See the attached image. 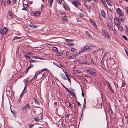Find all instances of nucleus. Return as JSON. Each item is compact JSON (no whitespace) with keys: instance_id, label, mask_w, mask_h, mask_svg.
<instances>
[{"instance_id":"nucleus-1","label":"nucleus","mask_w":128,"mask_h":128,"mask_svg":"<svg viewBox=\"0 0 128 128\" xmlns=\"http://www.w3.org/2000/svg\"><path fill=\"white\" fill-rule=\"evenodd\" d=\"M101 32L102 35L106 39L108 40H110V37L109 34L107 31L102 30Z\"/></svg>"},{"instance_id":"nucleus-2","label":"nucleus","mask_w":128,"mask_h":128,"mask_svg":"<svg viewBox=\"0 0 128 128\" xmlns=\"http://www.w3.org/2000/svg\"><path fill=\"white\" fill-rule=\"evenodd\" d=\"M81 0H76L74 1H72V2L75 7H77L81 5Z\"/></svg>"},{"instance_id":"nucleus-3","label":"nucleus","mask_w":128,"mask_h":128,"mask_svg":"<svg viewBox=\"0 0 128 128\" xmlns=\"http://www.w3.org/2000/svg\"><path fill=\"white\" fill-rule=\"evenodd\" d=\"M53 63L58 67L60 68H61L62 66H63L62 65L60 64L59 62L58 61L56 60L53 62Z\"/></svg>"},{"instance_id":"nucleus-4","label":"nucleus","mask_w":128,"mask_h":128,"mask_svg":"<svg viewBox=\"0 0 128 128\" xmlns=\"http://www.w3.org/2000/svg\"><path fill=\"white\" fill-rule=\"evenodd\" d=\"M91 49V48L90 46H85L82 48V50L83 51L86 50H90Z\"/></svg>"},{"instance_id":"nucleus-5","label":"nucleus","mask_w":128,"mask_h":128,"mask_svg":"<svg viewBox=\"0 0 128 128\" xmlns=\"http://www.w3.org/2000/svg\"><path fill=\"white\" fill-rule=\"evenodd\" d=\"M74 90L73 89H72L70 90H69L68 91V92L71 94L72 95L74 96V97L76 98V95L75 94L74 92Z\"/></svg>"},{"instance_id":"nucleus-6","label":"nucleus","mask_w":128,"mask_h":128,"mask_svg":"<svg viewBox=\"0 0 128 128\" xmlns=\"http://www.w3.org/2000/svg\"><path fill=\"white\" fill-rule=\"evenodd\" d=\"M4 37V33L2 30L0 29V39L2 40Z\"/></svg>"},{"instance_id":"nucleus-7","label":"nucleus","mask_w":128,"mask_h":128,"mask_svg":"<svg viewBox=\"0 0 128 128\" xmlns=\"http://www.w3.org/2000/svg\"><path fill=\"white\" fill-rule=\"evenodd\" d=\"M88 73L89 74H90V73H95L97 72L96 70L94 69H88Z\"/></svg>"},{"instance_id":"nucleus-8","label":"nucleus","mask_w":128,"mask_h":128,"mask_svg":"<svg viewBox=\"0 0 128 128\" xmlns=\"http://www.w3.org/2000/svg\"><path fill=\"white\" fill-rule=\"evenodd\" d=\"M40 12H33L32 14V16H38L40 14Z\"/></svg>"},{"instance_id":"nucleus-9","label":"nucleus","mask_w":128,"mask_h":128,"mask_svg":"<svg viewBox=\"0 0 128 128\" xmlns=\"http://www.w3.org/2000/svg\"><path fill=\"white\" fill-rule=\"evenodd\" d=\"M108 26L109 30L112 31L113 30V27L109 23L108 24Z\"/></svg>"},{"instance_id":"nucleus-10","label":"nucleus","mask_w":128,"mask_h":128,"mask_svg":"<svg viewBox=\"0 0 128 128\" xmlns=\"http://www.w3.org/2000/svg\"><path fill=\"white\" fill-rule=\"evenodd\" d=\"M42 116H43V115L42 114L41 115V118L40 119H39V118H38V117H34V120L36 121H39V120H41L42 119V118H43L42 117Z\"/></svg>"},{"instance_id":"nucleus-11","label":"nucleus","mask_w":128,"mask_h":128,"mask_svg":"<svg viewBox=\"0 0 128 128\" xmlns=\"http://www.w3.org/2000/svg\"><path fill=\"white\" fill-rule=\"evenodd\" d=\"M101 14L102 16L104 18H106V13L104 11L102 10L101 11Z\"/></svg>"},{"instance_id":"nucleus-12","label":"nucleus","mask_w":128,"mask_h":128,"mask_svg":"<svg viewBox=\"0 0 128 128\" xmlns=\"http://www.w3.org/2000/svg\"><path fill=\"white\" fill-rule=\"evenodd\" d=\"M90 21L94 27H96V23L93 20H92L90 19Z\"/></svg>"},{"instance_id":"nucleus-13","label":"nucleus","mask_w":128,"mask_h":128,"mask_svg":"<svg viewBox=\"0 0 128 128\" xmlns=\"http://www.w3.org/2000/svg\"><path fill=\"white\" fill-rule=\"evenodd\" d=\"M117 11L119 15L122 14V11L120 8H118L117 9Z\"/></svg>"},{"instance_id":"nucleus-14","label":"nucleus","mask_w":128,"mask_h":128,"mask_svg":"<svg viewBox=\"0 0 128 128\" xmlns=\"http://www.w3.org/2000/svg\"><path fill=\"white\" fill-rule=\"evenodd\" d=\"M86 34L87 36L90 38L92 37V36L91 35L90 33L88 31H86Z\"/></svg>"},{"instance_id":"nucleus-15","label":"nucleus","mask_w":128,"mask_h":128,"mask_svg":"<svg viewBox=\"0 0 128 128\" xmlns=\"http://www.w3.org/2000/svg\"><path fill=\"white\" fill-rule=\"evenodd\" d=\"M118 30L120 31H122L123 30V28L122 27V26L121 25H118V26H117Z\"/></svg>"},{"instance_id":"nucleus-16","label":"nucleus","mask_w":128,"mask_h":128,"mask_svg":"<svg viewBox=\"0 0 128 128\" xmlns=\"http://www.w3.org/2000/svg\"><path fill=\"white\" fill-rule=\"evenodd\" d=\"M118 18L120 20L121 22L122 21L124 20V18L122 16V14L119 15Z\"/></svg>"},{"instance_id":"nucleus-17","label":"nucleus","mask_w":128,"mask_h":128,"mask_svg":"<svg viewBox=\"0 0 128 128\" xmlns=\"http://www.w3.org/2000/svg\"><path fill=\"white\" fill-rule=\"evenodd\" d=\"M28 26L30 27L34 28H36L37 27V26L36 25H33V24H32L31 22H30V24H29Z\"/></svg>"},{"instance_id":"nucleus-18","label":"nucleus","mask_w":128,"mask_h":128,"mask_svg":"<svg viewBox=\"0 0 128 128\" xmlns=\"http://www.w3.org/2000/svg\"><path fill=\"white\" fill-rule=\"evenodd\" d=\"M24 108L25 109H30V104L28 103L25 106Z\"/></svg>"},{"instance_id":"nucleus-19","label":"nucleus","mask_w":128,"mask_h":128,"mask_svg":"<svg viewBox=\"0 0 128 128\" xmlns=\"http://www.w3.org/2000/svg\"><path fill=\"white\" fill-rule=\"evenodd\" d=\"M63 7L66 10H67L68 9V5L64 3H63Z\"/></svg>"},{"instance_id":"nucleus-20","label":"nucleus","mask_w":128,"mask_h":128,"mask_svg":"<svg viewBox=\"0 0 128 128\" xmlns=\"http://www.w3.org/2000/svg\"><path fill=\"white\" fill-rule=\"evenodd\" d=\"M79 63L80 64H88V63H87L86 61H85V62H82L80 61H78Z\"/></svg>"},{"instance_id":"nucleus-21","label":"nucleus","mask_w":128,"mask_h":128,"mask_svg":"<svg viewBox=\"0 0 128 128\" xmlns=\"http://www.w3.org/2000/svg\"><path fill=\"white\" fill-rule=\"evenodd\" d=\"M56 54L58 56H61L62 55L63 53L61 52H58L56 53Z\"/></svg>"},{"instance_id":"nucleus-22","label":"nucleus","mask_w":128,"mask_h":128,"mask_svg":"<svg viewBox=\"0 0 128 128\" xmlns=\"http://www.w3.org/2000/svg\"><path fill=\"white\" fill-rule=\"evenodd\" d=\"M70 56L69 58L70 59H74L75 56L74 55L72 54H70Z\"/></svg>"},{"instance_id":"nucleus-23","label":"nucleus","mask_w":128,"mask_h":128,"mask_svg":"<svg viewBox=\"0 0 128 128\" xmlns=\"http://www.w3.org/2000/svg\"><path fill=\"white\" fill-rule=\"evenodd\" d=\"M8 30L7 28L6 27H4V31L5 34H6V33L8 32Z\"/></svg>"},{"instance_id":"nucleus-24","label":"nucleus","mask_w":128,"mask_h":128,"mask_svg":"<svg viewBox=\"0 0 128 128\" xmlns=\"http://www.w3.org/2000/svg\"><path fill=\"white\" fill-rule=\"evenodd\" d=\"M109 60H111V62H110L111 64H112L114 65V61L113 59L112 58H110L109 59Z\"/></svg>"},{"instance_id":"nucleus-25","label":"nucleus","mask_w":128,"mask_h":128,"mask_svg":"<svg viewBox=\"0 0 128 128\" xmlns=\"http://www.w3.org/2000/svg\"><path fill=\"white\" fill-rule=\"evenodd\" d=\"M8 14L10 16L11 18H12L13 17V14L12 12L11 11H8Z\"/></svg>"},{"instance_id":"nucleus-26","label":"nucleus","mask_w":128,"mask_h":128,"mask_svg":"<svg viewBox=\"0 0 128 128\" xmlns=\"http://www.w3.org/2000/svg\"><path fill=\"white\" fill-rule=\"evenodd\" d=\"M86 8L87 10H88L90 12V6H86Z\"/></svg>"},{"instance_id":"nucleus-27","label":"nucleus","mask_w":128,"mask_h":128,"mask_svg":"<svg viewBox=\"0 0 128 128\" xmlns=\"http://www.w3.org/2000/svg\"><path fill=\"white\" fill-rule=\"evenodd\" d=\"M25 54H28V55L31 56L32 55V53L30 52H25Z\"/></svg>"},{"instance_id":"nucleus-28","label":"nucleus","mask_w":128,"mask_h":128,"mask_svg":"<svg viewBox=\"0 0 128 128\" xmlns=\"http://www.w3.org/2000/svg\"><path fill=\"white\" fill-rule=\"evenodd\" d=\"M24 56L27 59L30 60L32 58L30 57V56H27L26 55H25Z\"/></svg>"},{"instance_id":"nucleus-29","label":"nucleus","mask_w":128,"mask_h":128,"mask_svg":"<svg viewBox=\"0 0 128 128\" xmlns=\"http://www.w3.org/2000/svg\"><path fill=\"white\" fill-rule=\"evenodd\" d=\"M28 78H27L26 79L24 80V83L25 84H26L28 82Z\"/></svg>"},{"instance_id":"nucleus-30","label":"nucleus","mask_w":128,"mask_h":128,"mask_svg":"<svg viewBox=\"0 0 128 128\" xmlns=\"http://www.w3.org/2000/svg\"><path fill=\"white\" fill-rule=\"evenodd\" d=\"M106 2L107 4L110 6L111 4V2L109 0H106Z\"/></svg>"},{"instance_id":"nucleus-31","label":"nucleus","mask_w":128,"mask_h":128,"mask_svg":"<svg viewBox=\"0 0 128 128\" xmlns=\"http://www.w3.org/2000/svg\"><path fill=\"white\" fill-rule=\"evenodd\" d=\"M52 49L54 50L56 52L58 50V48L54 46L53 47Z\"/></svg>"},{"instance_id":"nucleus-32","label":"nucleus","mask_w":128,"mask_h":128,"mask_svg":"<svg viewBox=\"0 0 128 128\" xmlns=\"http://www.w3.org/2000/svg\"><path fill=\"white\" fill-rule=\"evenodd\" d=\"M34 101H35V102L36 104H37L38 105L40 104V102L36 100L35 99H34Z\"/></svg>"},{"instance_id":"nucleus-33","label":"nucleus","mask_w":128,"mask_h":128,"mask_svg":"<svg viewBox=\"0 0 128 128\" xmlns=\"http://www.w3.org/2000/svg\"><path fill=\"white\" fill-rule=\"evenodd\" d=\"M65 41L67 42H71V41H72V40H68V39H66Z\"/></svg>"},{"instance_id":"nucleus-34","label":"nucleus","mask_w":128,"mask_h":128,"mask_svg":"<svg viewBox=\"0 0 128 128\" xmlns=\"http://www.w3.org/2000/svg\"><path fill=\"white\" fill-rule=\"evenodd\" d=\"M64 73L65 74L66 77L69 76L70 75L69 74H68V72H64Z\"/></svg>"},{"instance_id":"nucleus-35","label":"nucleus","mask_w":128,"mask_h":128,"mask_svg":"<svg viewBox=\"0 0 128 128\" xmlns=\"http://www.w3.org/2000/svg\"><path fill=\"white\" fill-rule=\"evenodd\" d=\"M122 37L126 40H128L127 38L124 35H123L122 36Z\"/></svg>"},{"instance_id":"nucleus-36","label":"nucleus","mask_w":128,"mask_h":128,"mask_svg":"<svg viewBox=\"0 0 128 128\" xmlns=\"http://www.w3.org/2000/svg\"><path fill=\"white\" fill-rule=\"evenodd\" d=\"M64 20H65L66 21L67 20V17L66 16H64L62 18Z\"/></svg>"},{"instance_id":"nucleus-37","label":"nucleus","mask_w":128,"mask_h":128,"mask_svg":"<svg viewBox=\"0 0 128 128\" xmlns=\"http://www.w3.org/2000/svg\"><path fill=\"white\" fill-rule=\"evenodd\" d=\"M70 50L71 51L73 52H75L76 50L74 48H71Z\"/></svg>"},{"instance_id":"nucleus-38","label":"nucleus","mask_w":128,"mask_h":128,"mask_svg":"<svg viewBox=\"0 0 128 128\" xmlns=\"http://www.w3.org/2000/svg\"><path fill=\"white\" fill-rule=\"evenodd\" d=\"M47 73L46 72H45L44 73V74L42 75V76L44 77H46V76L47 75Z\"/></svg>"},{"instance_id":"nucleus-39","label":"nucleus","mask_w":128,"mask_h":128,"mask_svg":"<svg viewBox=\"0 0 128 128\" xmlns=\"http://www.w3.org/2000/svg\"><path fill=\"white\" fill-rule=\"evenodd\" d=\"M53 0H50L49 3L50 4V6H52V3L53 2Z\"/></svg>"},{"instance_id":"nucleus-40","label":"nucleus","mask_w":128,"mask_h":128,"mask_svg":"<svg viewBox=\"0 0 128 128\" xmlns=\"http://www.w3.org/2000/svg\"><path fill=\"white\" fill-rule=\"evenodd\" d=\"M113 31V33L115 34H117V32L116 30L114 29H113V30H112Z\"/></svg>"},{"instance_id":"nucleus-41","label":"nucleus","mask_w":128,"mask_h":128,"mask_svg":"<svg viewBox=\"0 0 128 128\" xmlns=\"http://www.w3.org/2000/svg\"><path fill=\"white\" fill-rule=\"evenodd\" d=\"M62 84V86H63L68 92L69 90L67 88L64 86Z\"/></svg>"},{"instance_id":"nucleus-42","label":"nucleus","mask_w":128,"mask_h":128,"mask_svg":"<svg viewBox=\"0 0 128 128\" xmlns=\"http://www.w3.org/2000/svg\"><path fill=\"white\" fill-rule=\"evenodd\" d=\"M19 38L18 37H17V36H15L14 37V38H13V40H14V39H20V38Z\"/></svg>"},{"instance_id":"nucleus-43","label":"nucleus","mask_w":128,"mask_h":128,"mask_svg":"<svg viewBox=\"0 0 128 128\" xmlns=\"http://www.w3.org/2000/svg\"><path fill=\"white\" fill-rule=\"evenodd\" d=\"M79 15L81 17H82L84 16V14H83L80 12L79 13Z\"/></svg>"},{"instance_id":"nucleus-44","label":"nucleus","mask_w":128,"mask_h":128,"mask_svg":"<svg viewBox=\"0 0 128 128\" xmlns=\"http://www.w3.org/2000/svg\"><path fill=\"white\" fill-rule=\"evenodd\" d=\"M32 58H36V59H39V58L38 56H32Z\"/></svg>"},{"instance_id":"nucleus-45","label":"nucleus","mask_w":128,"mask_h":128,"mask_svg":"<svg viewBox=\"0 0 128 128\" xmlns=\"http://www.w3.org/2000/svg\"><path fill=\"white\" fill-rule=\"evenodd\" d=\"M76 73L77 74H80L81 72L78 70H76Z\"/></svg>"},{"instance_id":"nucleus-46","label":"nucleus","mask_w":128,"mask_h":128,"mask_svg":"<svg viewBox=\"0 0 128 128\" xmlns=\"http://www.w3.org/2000/svg\"><path fill=\"white\" fill-rule=\"evenodd\" d=\"M69 106L71 108H72L73 107V105L71 104L70 103H69Z\"/></svg>"},{"instance_id":"nucleus-47","label":"nucleus","mask_w":128,"mask_h":128,"mask_svg":"<svg viewBox=\"0 0 128 128\" xmlns=\"http://www.w3.org/2000/svg\"><path fill=\"white\" fill-rule=\"evenodd\" d=\"M69 54V52L68 51H67L66 52V56L67 57Z\"/></svg>"},{"instance_id":"nucleus-48","label":"nucleus","mask_w":128,"mask_h":128,"mask_svg":"<svg viewBox=\"0 0 128 128\" xmlns=\"http://www.w3.org/2000/svg\"><path fill=\"white\" fill-rule=\"evenodd\" d=\"M126 12L128 15V7H126Z\"/></svg>"},{"instance_id":"nucleus-49","label":"nucleus","mask_w":128,"mask_h":128,"mask_svg":"<svg viewBox=\"0 0 128 128\" xmlns=\"http://www.w3.org/2000/svg\"><path fill=\"white\" fill-rule=\"evenodd\" d=\"M37 62V61L36 60H30V62Z\"/></svg>"},{"instance_id":"nucleus-50","label":"nucleus","mask_w":128,"mask_h":128,"mask_svg":"<svg viewBox=\"0 0 128 128\" xmlns=\"http://www.w3.org/2000/svg\"><path fill=\"white\" fill-rule=\"evenodd\" d=\"M118 18H114V22H115V21H118Z\"/></svg>"},{"instance_id":"nucleus-51","label":"nucleus","mask_w":128,"mask_h":128,"mask_svg":"<svg viewBox=\"0 0 128 128\" xmlns=\"http://www.w3.org/2000/svg\"><path fill=\"white\" fill-rule=\"evenodd\" d=\"M110 91H111V92L113 93L114 92V91L112 89V88L111 86H110Z\"/></svg>"},{"instance_id":"nucleus-52","label":"nucleus","mask_w":128,"mask_h":128,"mask_svg":"<svg viewBox=\"0 0 128 128\" xmlns=\"http://www.w3.org/2000/svg\"><path fill=\"white\" fill-rule=\"evenodd\" d=\"M126 84L124 82H123L122 84V87H124L125 85Z\"/></svg>"},{"instance_id":"nucleus-53","label":"nucleus","mask_w":128,"mask_h":128,"mask_svg":"<svg viewBox=\"0 0 128 128\" xmlns=\"http://www.w3.org/2000/svg\"><path fill=\"white\" fill-rule=\"evenodd\" d=\"M76 102L78 103V106H81L80 105L81 104H80V103L79 102H78V101H76Z\"/></svg>"},{"instance_id":"nucleus-54","label":"nucleus","mask_w":128,"mask_h":128,"mask_svg":"<svg viewBox=\"0 0 128 128\" xmlns=\"http://www.w3.org/2000/svg\"><path fill=\"white\" fill-rule=\"evenodd\" d=\"M52 85H54L55 84V83L54 82V81L53 80H52Z\"/></svg>"},{"instance_id":"nucleus-55","label":"nucleus","mask_w":128,"mask_h":128,"mask_svg":"<svg viewBox=\"0 0 128 128\" xmlns=\"http://www.w3.org/2000/svg\"><path fill=\"white\" fill-rule=\"evenodd\" d=\"M58 4H61V2H62V1L61 0H59L58 1Z\"/></svg>"},{"instance_id":"nucleus-56","label":"nucleus","mask_w":128,"mask_h":128,"mask_svg":"<svg viewBox=\"0 0 128 128\" xmlns=\"http://www.w3.org/2000/svg\"><path fill=\"white\" fill-rule=\"evenodd\" d=\"M23 5L24 6L25 8H26L28 6V5L27 4H23Z\"/></svg>"},{"instance_id":"nucleus-57","label":"nucleus","mask_w":128,"mask_h":128,"mask_svg":"<svg viewBox=\"0 0 128 128\" xmlns=\"http://www.w3.org/2000/svg\"><path fill=\"white\" fill-rule=\"evenodd\" d=\"M107 54V53L106 52L104 54L103 56V57L104 58L106 56V54Z\"/></svg>"},{"instance_id":"nucleus-58","label":"nucleus","mask_w":128,"mask_h":128,"mask_svg":"<svg viewBox=\"0 0 128 128\" xmlns=\"http://www.w3.org/2000/svg\"><path fill=\"white\" fill-rule=\"evenodd\" d=\"M70 76H67V77H66L67 78V79L70 82L71 81H70V79L69 78V77Z\"/></svg>"},{"instance_id":"nucleus-59","label":"nucleus","mask_w":128,"mask_h":128,"mask_svg":"<svg viewBox=\"0 0 128 128\" xmlns=\"http://www.w3.org/2000/svg\"><path fill=\"white\" fill-rule=\"evenodd\" d=\"M94 73L91 72V73H90V74H90L92 76H94V75H95V74H94Z\"/></svg>"},{"instance_id":"nucleus-60","label":"nucleus","mask_w":128,"mask_h":128,"mask_svg":"<svg viewBox=\"0 0 128 128\" xmlns=\"http://www.w3.org/2000/svg\"><path fill=\"white\" fill-rule=\"evenodd\" d=\"M114 85H115L116 87V88H117L118 87V86L117 84H116L114 82Z\"/></svg>"},{"instance_id":"nucleus-61","label":"nucleus","mask_w":128,"mask_h":128,"mask_svg":"<svg viewBox=\"0 0 128 128\" xmlns=\"http://www.w3.org/2000/svg\"><path fill=\"white\" fill-rule=\"evenodd\" d=\"M54 105L55 106H57V103L56 102H55L54 103Z\"/></svg>"},{"instance_id":"nucleus-62","label":"nucleus","mask_w":128,"mask_h":128,"mask_svg":"<svg viewBox=\"0 0 128 128\" xmlns=\"http://www.w3.org/2000/svg\"><path fill=\"white\" fill-rule=\"evenodd\" d=\"M11 3V1L10 0H8V2H7V3H8L9 4H10Z\"/></svg>"},{"instance_id":"nucleus-63","label":"nucleus","mask_w":128,"mask_h":128,"mask_svg":"<svg viewBox=\"0 0 128 128\" xmlns=\"http://www.w3.org/2000/svg\"><path fill=\"white\" fill-rule=\"evenodd\" d=\"M30 66L31 68L33 67L34 65L33 64H30Z\"/></svg>"},{"instance_id":"nucleus-64","label":"nucleus","mask_w":128,"mask_h":128,"mask_svg":"<svg viewBox=\"0 0 128 128\" xmlns=\"http://www.w3.org/2000/svg\"><path fill=\"white\" fill-rule=\"evenodd\" d=\"M84 56H85V58L86 60V61L87 60V56H86V55H85Z\"/></svg>"}]
</instances>
